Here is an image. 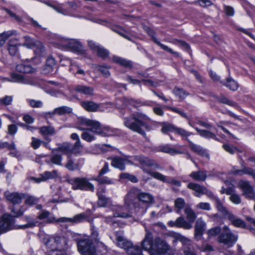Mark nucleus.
I'll list each match as a JSON object with an SVG mask.
<instances>
[{
    "instance_id": "nucleus-37",
    "label": "nucleus",
    "mask_w": 255,
    "mask_h": 255,
    "mask_svg": "<svg viewBox=\"0 0 255 255\" xmlns=\"http://www.w3.org/2000/svg\"><path fill=\"white\" fill-rule=\"evenodd\" d=\"M194 128L200 136L207 139L212 138L216 140L219 141V139L216 136V134L210 131L201 129L197 127H195Z\"/></svg>"
},
{
    "instance_id": "nucleus-13",
    "label": "nucleus",
    "mask_w": 255,
    "mask_h": 255,
    "mask_svg": "<svg viewBox=\"0 0 255 255\" xmlns=\"http://www.w3.org/2000/svg\"><path fill=\"white\" fill-rule=\"evenodd\" d=\"M239 186L243 191V195L246 198L255 200V191L248 181H240Z\"/></svg>"
},
{
    "instance_id": "nucleus-27",
    "label": "nucleus",
    "mask_w": 255,
    "mask_h": 255,
    "mask_svg": "<svg viewBox=\"0 0 255 255\" xmlns=\"http://www.w3.org/2000/svg\"><path fill=\"white\" fill-rule=\"evenodd\" d=\"M74 91L76 92L87 95V96H91L94 95L93 93L94 90V88L91 87L79 85L75 87Z\"/></svg>"
},
{
    "instance_id": "nucleus-55",
    "label": "nucleus",
    "mask_w": 255,
    "mask_h": 255,
    "mask_svg": "<svg viewBox=\"0 0 255 255\" xmlns=\"http://www.w3.org/2000/svg\"><path fill=\"white\" fill-rule=\"evenodd\" d=\"M82 148L83 145L81 144V141H76L72 147L70 145V154H78L81 152Z\"/></svg>"
},
{
    "instance_id": "nucleus-34",
    "label": "nucleus",
    "mask_w": 255,
    "mask_h": 255,
    "mask_svg": "<svg viewBox=\"0 0 255 255\" xmlns=\"http://www.w3.org/2000/svg\"><path fill=\"white\" fill-rule=\"evenodd\" d=\"M90 231L91 234L90 237L92 238V241L97 244H100L102 245L103 243L99 241L100 238L98 229L95 227L93 223H91Z\"/></svg>"
},
{
    "instance_id": "nucleus-28",
    "label": "nucleus",
    "mask_w": 255,
    "mask_h": 255,
    "mask_svg": "<svg viewBox=\"0 0 255 255\" xmlns=\"http://www.w3.org/2000/svg\"><path fill=\"white\" fill-rule=\"evenodd\" d=\"M182 243V251L185 255H189L194 252V249L191 241L186 238L181 239Z\"/></svg>"
},
{
    "instance_id": "nucleus-29",
    "label": "nucleus",
    "mask_w": 255,
    "mask_h": 255,
    "mask_svg": "<svg viewBox=\"0 0 255 255\" xmlns=\"http://www.w3.org/2000/svg\"><path fill=\"white\" fill-rule=\"evenodd\" d=\"M116 240L117 245L124 249L128 253V250L131 247L132 244L130 242L126 240L124 237L119 235L118 233L116 234Z\"/></svg>"
},
{
    "instance_id": "nucleus-51",
    "label": "nucleus",
    "mask_w": 255,
    "mask_h": 255,
    "mask_svg": "<svg viewBox=\"0 0 255 255\" xmlns=\"http://www.w3.org/2000/svg\"><path fill=\"white\" fill-rule=\"evenodd\" d=\"M62 160V154L58 152H52L50 156V161L54 164L62 165L61 161Z\"/></svg>"
},
{
    "instance_id": "nucleus-39",
    "label": "nucleus",
    "mask_w": 255,
    "mask_h": 255,
    "mask_svg": "<svg viewBox=\"0 0 255 255\" xmlns=\"http://www.w3.org/2000/svg\"><path fill=\"white\" fill-rule=\"evenodd\" d=\"M50 213L49 211L43 210L37 216L39 220L46 219L47 223H53L56 221V218L53 216H50Z\"/></svg>"
},
{
    "instance_id": "nucleus-64",
    "label": "nucleus",
    "mask_w": 255,
    "mask_h": 255,
    "mask_svg": "<svg viewBox=\"0 0 255 255\" xmlns=\"http://www.w3.org/2000/svg\"><path fill=\"white\" fill-rule=\"evenodd\" d=\"M221 228L220 227L217 226V227H215L212 228L211 229H210L208 231L207 234H208V236L210 237H215V236H216L217 235H219L221 233Z\"/></svg>"
},
{
    "instance_id": "nucleus-62",
    "label": "nucleus",
    "mask_w": 255,
    "mask_h": 255,
    "mask_svg": "<svg viewBox=\"0 0 255 255\" xmlns=\"http://www.w3.org/2000/svg\"><path fill=\"white\" fill-rule=\"evenodd\" d=\"M165 108L174 113L179 114L182 117L184 118L187 120L189 119V117L187 115V114L179 109L170 106H165Z\"/></svg>"
},
{
    "instance_id": "nucleus-49",
    "label": "nucleus",
    "mask_w": 255,
    "mask_h": 255,
    "mask_svg": "<svg viewBox=\"0 0 255 255\" xmlns=\"http://www.w3.org/2000/svg\"><path fill=\"white\" fill-rule=\"evenodd\" d=\"M173 93L175 96L178 97L181 100L184 99L189 94L183 89L177 87H175L174 88Z\"/></svg>"
},
{
    "instance_id": "nucleus-15",
    "label": "nucleus",
    "mask_w": 255,
    "mask_h": 255,
    "mask_svg": "<svg viewBox=\"0 0 255 255\" xmlns=\"http://www.w3.org/2000/svg\"><path fill=\"white\" fill-rule=\"evenodd\" d=\"M169 226L173 227H176L178 228H182L184 229H190L192 226L188 221L185 220L183 217H178L175 221H170L168 223Z\"/></svg>"
},
{
    "instance_id": "nucleus-5",
    "label": "nucleus",
    "mask_w": 255,
    "mask_h": 255,
    "mask_svg": "<svg viewBox=\"0 0 255 255\" xmlns=\"http://www.w3.org/2000/svg\"><path fill=\"white\" fill-rule=\"evenodd\" d=\"M96 245L90 238L80 239L77 242L78 250L81 255H96Z\"/></svg>"
},
{
    "instance_id": "nucleus-59",
    "label": "nucleus",
    "mask_w": 255,
    "mask_h": 255,
    "mask_svg": "<svg viewBox=\"0 0 255 255\" xmlns=\"http://www.w3.org/2000/svg\"><path fill=\"white\" fill-rule=\"evenodd\" d=\"M176 127L169 123H164L162 125L161 131L163 133H167L168 132H175Z\"/></svg>"
},
{
    "instance_id": "nucleus-43",
    "label": "nucleus",
    "mask_w": 255,
    "mask_h": 255,
    "mask_svg": "<svg viewBox=\"0 0 255 255\" xmlns=\"http://www.w3.org/2000/svg\"><path fill=\"white\" fill-rule=\"evenodd\" d=\"M61 44L64 47H68L69 48H72L74 49H79L80 47L81 46L79 42L76 41L74 40H70L67 39H63L62 41Z\"/></svg>"
},
{
    "instance_id": "nucleus-52",
    "label": "nucleus",
    "mask_w": 255,
    "mask_h": 255,
    "mask_svg": "<svg viewBox=\"0 0 255 255\" xmlns=\"http://www.w3.org/2000/svg\"><path fill=\"white\" fill-rule=\"evenodd\" d=\"M111 29L114 32L118 33L121 36L130 40V38L128 35L126 34L127 32L121 26L114 25L111 27Z\"/></svg>"
},
{
    "instance_id": "nucleus-61",
    "label": "nucleus",
    "mask_w": 255,
    "mask_h": 255,
    "mask_svg": "<svg viewBox=\"0 0 255 255\" xmlns=\"http://www.w3.org/2000/svg\"><path fill=\"white\" fill-rule=\"evenodd\" d=\"M97 55L103 59H105L109 56V52L102 46H100L96 51Z\"/></svg>"
},
{
    "instance_id": "nucleus-57",
    "label": "nucleus",
    "mask_w": 255,
    "mask_h": 255,
    "mask_svg": "<svg viewBox=\"0 0 255 255\" xmlns=\"http://www.w3.org/2000/svg\"><path fill=\"white\" fill-rule=\"evenodd\" d=\"M175 132L181 136L183 139H185L186 140L187 139H188V137L192 134V132L187 131L184 128L178 127H176L175 128Z\"/></svg>"
},
{
    "instance_id": "nucleus-31",
    "label": "nucleus",
    "mask_w": 255,
    "mask_h": 255,
    "mask_svg": "<svg viewBox=\"0 0 255 255\" xmlns=\"http://www.w3.org/2000/svg\"><path fill=\"white\" fill-rule=\"evenodd\" d=\"M81 106L87 111L94 112L99 108V105L92 101H85L81 102Z\"/></svg>"
},
{
    "instance_id": "nucleus-25",
    "label": "nucleus",
    "mask_w": 255,
    "mask_h": 255,
    "mask_svg": "<svg viewBox=\"0 0 255 255\" xmlns=\"http://www.w3.org/2000/svg\"><path fill=\"white\" fill-rule=\"evenodd\" d=\"M187 188L194 191V195L198 197L205 193L206 187L197 183L190 182L188 184Z\"/></svg>"
},
{
    "instance_id": "nucleus-35",
    "label": "nucleus",
    "mask_w": 255,
    "mask_h": 255,
    "mask_svg": "<svg viewBox=\"0 0 255 255\" xmlns=\"http://www.w3.org/2000/svg\"><path fill=\"white\" fill-rule=\"evenodd\" d=\"M189 177L197 181H204L207 178L206 172L202 170L192 172Z\"/></svg>"
},
{
    "instance_id": "nucleus-7",
    "label": "nucleus",
    "mask_w": 255,
    "mask_h": 255,
    "mask_svg": "<svg viewBox=\"0 0 255 255\" xmlns=\"http://www.w3.org/2000/svg\"><path fill=\"white\" fill-rule=\"evenodd\" d=\"M70 182L72 185V188L74 190L80 189L92 192L94 190V185L86 178H74L71 179Z\"/></svg>"
},
{
    "instance_id": "nucleus-47",
    "label": "nucleus",
    "mask_w": 255,
    "mask_h": 255,
    "mask_svg": "<svg viewBox=\"0 0 255 255\" xmlns=\"http://www.w3.org/2000/svg\"><path fill=\"white\" fill-rule=\"evenodd\" d=\"M175 211L178 213H181V210L185 206V202L183 198H178L174 201Z\"/></svg>"
},
{
    "instance_id": "nucleus-8",
    "label": "nucleus",
    "mask_w": 255,
    "mask_h": 255,
    "mask_svg": "<svg viewBox=\"0 0 255 255\" xmlns=\"http://www.w3.org/2000/svg\"><path fill=\"white\" fill-rule=\"evenodd\" d=\"M15 220L8 214L3 215L0 218V235L15 228Z\"/></svg>"
},
{
    "instance_id": "nucleus-9",
    "label": "nucleus",
    "mask_w": 255,
    "mask_h": 255,
    "mask_svg": "<svg viewBox=\"0 0 255 255\" xmlns=\"http://www.w3.org/2000/svg\"><path fill=\"white\" fill-rule=\"evenodd\" d=\"M143 170L144 172L163 182L173 185L177 187H180L181 186V182L173 178L165 176L159 172H154L151 170H147L145 169H143Z\"/></svg>"
},
{
    "instance_id": "nucleus-14",
    "label": "nucleus",
    "mask_w": 255,
    "mask_h": 255,
    "mask_svg": "<svg viewBox=\"0 0 255 255\" xmlns=\"http://www.w3.org/2000/svg\"><path fill=\"white\" fill-rule=\"evenodd\" d=\"M135 159L138 161L142 166L153 167L154 169L161 168L160 166L154 160H152L147 157L144 156H135ZM142 169H145L143 167H141ZM146 170H148L145 168ZM143 171V170H142Z\"/></svg>"
},
{
    "instance_id": "nucleus-1",
    "label": "nucleus",
    "mask_w": 255,
    "mask_h": 255,
    "mask_svg": "<svg viewBox=\"0 0 255 255\" xmlns=\"http://www.w3.org/2000/svg\"><path fill=\"white\" fill-rule=\"evenodd\" d=\"M124 203L128 208H133V213L137 217L143 215L153 202V196L149 193L142 192L137 187L130 188L124 197Z\"/></svg>"
},
{
    "instance_id": "nucleus-41",
    "label": "nucleus",
    "mask_w": 255,
    "mask_h": 255,
    "mask_svg": "<svg viewBox=\"0 0 255 255\" xmlns=\"http://www.w3.org/2000/svg\"><path fill=\"white\" fill-rule=\"evenodd\" d=\"M113 60L115 63L119 64L126 68L131 69L132 67V64L130 61L127 60L121 57L114 56L113 57Z\"/></svg>"
},
{
    "instance_id": "nucleus-63",
    "label": "nucleus",
    "mask_w": 255,
    "mask_h": 255,
    "mask_svg": "<svg viewBox=\"0 0 255 255\" xmlns=\"http://www.w3.org/2000/svg\"><path fill=\"white\" fill-rule=\"evenodd\" d=\"M86 221L85 215L82 213L77 214L72 218V223H79L82 222Z\"/></svg>"
},
{
    "instance_id": "nucleus-42",
    "label": "nucleus",
    "mask_w": 255,
    "mask_h": 255,
    "mask_svg": "<svg viewBox=\"0 0 255 255\" xmlns=\"http://www.w3.org/2000/svg\"><path fill=\"white\" fill-rule=\"evenodd\" d=\"M184 213L188 221L191 224L195 220L197 216L194 210L188 205L185 206Z\"/></svg>"
},
{
    "instance_id": "nucleus-58",
    "label": "nucleus",
    "mask_w": 255,
    "mask_h": 255,
    "mask_svg": "<svg viewBox=\"0 0 255 255\" xmlns=\"http://www.w3.org/2000/svg\"><path fill=\"white\" fill-rule=\"evenodd\" d=\"M96 68L98 71H100L104 77H108L110 76V73L108 70L110 68V66H107L106 65H98L96 66Z\"/></svg>"
},
{
    "instance_id": "nucleus-16",
    "label": "nucleus",
    "mask_w": 255,
    "mask_h": 255,
    "mask_svg": "<svg viewBox=\"0 0 255 255\" xmlns=\"http://www.w3.org/2000/svg\"><path fill=\"white\" fill-rule=\"evenodd\" d=\"M146 234L144 240L141 242V247L142 249L150 251L153 250L154 241L153 240V236L150 232L147 230H145Z\"/></svg>"
},
{
    "instance_id": "nucleus-2",
    "label": "nucleus",
    "mask_w": 255,
    "mask_h": 255,
    "mask_svg": "<svg viewBox=\"0 0 255 255\" xmlns=\"http://www.w3.org/2000/svg\"><path fill=\"white\" fill-rule=\"evenodd\" d=\"M124 125L132 131L137 132L147 139L146 134L142 129L144 128L147 131L151 129V127L146 121H149L150 118L141 112H137L130 115L129 117L124 119Z\"/></svg>"
},
{
    "instance_id": "nucleus-46",
    "label": "nucleus",
    "mask_w": 255,
    "mask_h": 255,
    "mask_svg": "<svg viewBox=\"0 0 255 255\" xmlns=\"http://www.w3.org/2000/svg\"><path fill=\"white\" fill-rule=\"evenodd\" d=\"M16 32L14 30L4 31L0 34V47L3 46L6 40L11 36L14 35Z\"/></svg>"
},
{
    "instance_id": "nucleus-20",
    "label": "nucleus",
    "mask_w": 255,
    "mask_h": 255,
    "mask_svg": "<svg viewBox=\"0 0 255 255\" xmlns=\"http://www.w3.org/2000/svg\"><path fill=\"white\" fill-rule=\"evenodd\" d=\"M11 82L20 83L25 84H32L33 82L24 76L12 72L10 74V79L8 80Z\"/></svg>"
},
{
    "instance_id": "nucleus-44",
    "label": "nucleus",
    "mask_w": 255,
    "mask_h": 255,
    "mask_svg": "<svg viewBox=\"0 0 255 255\" xmlns=\"http://www.w3.org/2000/svg\"><path fill=\"white\" fill-rule=\"evenodd\" d=\"M60 152L67 155L70 154V144L65 143L56 148L52 149V152H58L59 153Z\"/></svg>"
},
{
    "instance_id": "nucleus-3",
    "label": "nucleus",
    "mask_w": 255,
    "mask_h": 255,
    "mask_svg": "<svg viewBox=\"0 0 255 255\" xmlns=\"http://www.w3.org/2000/svg\"><path fill=\"white\" fill-rule=\"evenodd\" d=\"M81 125L90 127V128H86L81 134L83 139L87 142H91L95 139V134L106 135V131H109V127H101V124L96 121L92 120L86 118H81L79 120Z\"/></svg>"
},
{
    "instance_id": "nucleus-11",
    "label": "nucleus",
    "mask_w": 255,
    "mask_h": 255,
    "mask_svg": "<svg viewBox=\"0 0 255 255\" xmlns=\"http://www.w3.org/2000/svg\"><path fill=\"white\" fill-rule=\"evenodd\" d=\"M121 206L119 205L114 206L112 207V210L114 212V217H120L123 218H128L131 217L130 212L133 213V208L131 207L130 209L128 208L126 206Z\"/></svg>"
},
{
    "instance_id": "nucleus-38",
    "label": "nucleus",
    "mask_w": 255,
    "mask_h": 255,
    "mask_svg": "<svg viewBox=\"0 0 255 255\" xmlns=\"http://www.w3.org/2000/svg\"><path fill=\"white\" fill-rule=\"evenodd\" d=\"M97 195L98 197V204L99 207H105L111 204V200L109 198L106 197L105 195L101 194L100 191H97Z\"/></svg>"
},
{
    "instance_id": "nucleus-60",
    "label": "nucleus",
    "mask_w": 255,
    "mask_h": 255,
    "mask_svg": "<svg viewBox=\"0 0 255 255\" xmlns=\"http://www.w3.org/2000/svg\"><path fill=\"white\" fill-rule=\"evenodd\" d=\"M120 178L122 179H128L132 183H136L138 182V179L135 176L128 173H121Z\"/></svg>"
},
{
    "instance_id": "nucleus-24",
    "label": "nucleus",
    "mask_w": 255,
    "mask_h": 255,
    "mask_svg": "<svg viewBox=\"0 0 255 255\" xmlns=\"http://www.w3.org/2000/svg\"><path fill=\"white\" fill-rule=\"evenodd\" d=\"M187 141L188 142L189 147L192 151L197 153L200 156L206 157L208 159L209 158V154L202 147L193 143L192 142L189 140V139H187Z\"/></svg>"
},
{
    "instance_id": "nucleus-22",
    "label": "nucleus",
    "mask_w": 255,
    "mask_h": 255,
    "mask_svg": "<svg viewBox=\"0 0 255 255\" xmlns=\"http://www.w3.org/2000/svg\"><path fill=\"white\" fill-rule=\"evenodd\" d=\"M4 195L7 199L14 204H20L23 198H25V195L18 193H10L5 192Z\"/></svg>"
},
{
    "instance_id": "nucleus-18",
    "label": "nucleus",
    "mask_w": 255,
    "mask_h": 255,
    "mask_svg": "<svg viewBox=\"0 0 255 255\" xmlns=\"http://www.w3.org/2000/svg\"><path fill=\"white\" fill-rule=\"evenodd\" d=\"M145 30L147 32V33L150 35L151 37H152L153 41L161 48H162L163 50L167 51L168 52L178 56L179 54L178 53L176 52H174L173 51V50L170 48H169L168 46L162 44L160 42L157 40V39L154 37L155 35V32L154 30L152 29H151L149 27H147L145 28Z\"/></svg>"
},
{
    "instance_id": "nucleus-6",
    "label": "nucleus",
    "mask_w": 255,
    "mask_h": 255,
    "mask_svg": "<svg viewBox=\"0 0 255 255\" xmlns=\"http://www.w3.org/2000/svg\"><path fill=\"white\" fill-rule=\"evenodd\" d=\"M238 236L232 233L227 226H225L223 231L219 236L218 241L228 247H231L236 242Z\"/></svg>"
},
{
    "instance_id": "nucleus-12",
    "label": "nucleus",
    "mask_w": 255,
    "mask_h": 255,
    "mask_svg": "<svg viewBox=\"0 0 255 255\" xmlns=\"http://www.w3.org/2000/svg\"><path fill=\"white\" fill-rule=\"evenodd\" d=\"M130 158V156L127 155H123V156H116L111 157V165L121 170H124L126 168L125 163L133 164V162L129 159Z\"/></svg>"
},
{
    "instance_id": "nucleus-33",
    "label": "nucleus",
    "mask_w": 255,
    "mask_h": 255,
    "mask_svg": "<svg viewBox=\"0 0 255 255\" xmlns=\"http://www.w3.org/2000/svg\"><path fill=\"white\" fill-rule=\"evenodd\" d=\"M227 218L234 226L239 228H246V225L245 222L243 220L237 218L232 213L229 214Z\"/></svg>"
},
{
    "instance_id": "nucleus-40",
    "label": "nucleus",
    "mask_w": 255,
    "mask_h": 255,
    "mask_svg": "<svg viewBox=\"0 0 255 255\" xmlns=\"http://www.w3.org/2000/svg\"><path fill=\"white\" fill-rule=\"evenodd\" d=\"M123 102L124 104L126 106L130 105L134 107L135 108H137L143 105H148L147 102H142L138 100H135L133 99H129L128 98H124Z\"/></svg>"
},
{
    "instance_id": "nucleus-30",
    "label": "nucleus",
    "mask_w": 255,
    "mask_h": 255,
    "mask_svg": "<svg viewBox=\"0 0 255 255\" xmlns=\"http://www.w3.org/2000/svg\"><path fill=\"white\" fill-rule=\"evenodd\" d=\"M242 169L240 170H235L233 171V174L235 175H242L243 174H247L253 177L255 179V170L250 168L244 166L242 164Z\"/></svg>"
},
{
    "instance_id": "nucleus-53",
    "label": "nucleus",
    "mask_w": 255,
    "mask_h": 255,
    "mask_svg": "<svg viewBox=\"0 0 255 255\" xmlns=\"http://www.w3.org/2000/svg\"><path fill=\"white\" fill-rule=\"evenodd\" d=\"M216 99L219 102L229 105L232 107H236L237 105L235 102L229 100L227 98L225 97L223 95H221L220 96L216 97Z\"/></svg>"
},
{
    "instance_id": "nucleus-54",
    "label": "nucleus",
    "mask_w": 255,
    "mask_h": 255,
    "mask_svg": "<svg viewBox=\"0 0 255 255\" xmlns=\"http://www.w3.org/2000/svg\"><path fill=\"white\" fill-rule=\"evenodd\" d=\"M40 133L42 135H53L55 133V128L51 126H43L39 129Z\"/></svg>"
},
{
    "instance_id": "nucleus-56",
    "label": "nucleus",
    "mask_w": 255,
    "mask_h": 255,
    "mask_svg": "<svg viewBox=\"0 0 255 255\" xmlns=\"http://www.w3.org/2000/svg\"><path fill=\"white\" fill-rule=\"evenodd\" d=\"M65 167L70 171H73L75 169H78V164H75L72 158L71 155L68 154L67 155V162L65 165Z\"/></svg>"
},
{
    "instance_id": "nucleus-19",
    "label": "nucleus",
    "mask_w": 255,
    "mask_h": 255,
    "mask_svg": "<svg viewBox=\"0 0 255 255\" xmlns=\"http://www.w3.org/2000/svg\"><path fill=\"white\" fill-rule=\"evenodd\" d=\"M58 177V173L56 170L52 171H45L40 175L38 178L32 177V179L36 183L45 181L49 179L56 178Z\"/></svg>"
},
{
    "instance_id": "nucleus-23",
    "label": "nucleus",
    "mask_w": 255,
    "mask_h": 255,
    "mask_svg": "<svg viewBox=\"0 0 255 255\" xmlns=\"http://www.w3.org/2000/svg\"><path fill=\"white\" fill-rule=\"evenodd\" d=\"M155 151L157 152H162L169 153L171 155L182 153V152L172 147L169 144L160 145L158 146L155 148Z\"/></svg>"
},
{
    "instance_id": "nucleus-17",
    "label": "nucleus",
    "mask_w": 255,
    "mask_h": 255,
    "mask_svg": "<svg viewBox=\"0 0 255 255\" xmlns=\"http://www.w3.org/2000/svg\"><path fill=\"white\" fill-rule=\"evenodd\" d=\"M169 249V246L164 241L159 238L154 239L153 250L161 253H166Z\"/></svg>"
},
{
    "instance_id": "nucleus-4",
    "label": "nucleus",
    "mask_w": 255,
    "mask_h": 255,
    "mask_svg": "<svg viewBox=\"0 0 255 255\" xmlns=\"http://www.w3.org/2000/svg\"><path fill=\"white\" fill-rule=\"evenodd\" d=\"M43 243L48 250L45 252L46 255H49L53 252L66 250L68 248L67 241L63 237L46 236L43 239Z\"/></svg>"
},
{
    "instance_id": "nucleus-26",
    "label": "nucleus",
    "mask_w": 255,
    "mask_h": 255,
    "mask_svg": "<svg viewBox=\"0 0 255 255\" xmlns=\"http://www.w3.org/2000/svg\"><path fill=\"white\" fill-rule=\"evenodd\" d=\"M21 45L18 44V40L15 38H11L7 43V50L11 56H15L18 50V46Z\"/></svg>"
},
{
    "instance_id": "nucleus-10",
    "label": "nucleus",
    "mask_w": 255,
    "mask_h": 255,
    "mask_svg": "<svg viewBox=\"0 0 255 255\" xmlns=\"http://www.w3.org/2000/svg\"><path fill=\"white\" fill-rule=\"evenodd\" d=\"M23 38L25 41L22 44L23 46L33 49L38 54L44 51V47L40 41L34 39L29 36H25Z\"/></svg>"
},
{
    "instance_id": "nucleus-32",
    "label": "nucleus",
    "mask_w": 255,
    "mask_h": 255,
    "mask_svg": "<svg viewBox=\"0 0 255 255\" xmlns=\"http://www.w3.org/2000/svg\"><path fill=\"white\" fill-rule=\"evenodd\" d=\"M220 83L233 91H236L239 87L237 82L230 77L227 78L225 81H220Z\"/></svg>"
},
{
    "instance_id": "nucleus-45",
    "label": "nucleus",
    "mask_w": 255,
    "mask_h": 255,
    "mask_svg": "<svg viewBox=\"0 0 255 255\" xmlns=\"http://www.w3.org/2000/svg\"><path fill=\"white\" fill-rule=\"evenodd\" d=\"M24 219L27 223L25 225L19 226L17 228L24 229L26 228H32L35 226L38 223V221H35L30 216H26L24 217Z\"/></svg>"
},
{
    "instance_id": "nucleus-21",
    "label": "nucleus",
    "mask_w": 255,
    "mask_h": 255,
    "mask_svg": "<svg viewBox=\"0 0 255 255\" xmlns=\"http://www.w3.org/2000/svg\"><path fill=\"white\" fill-rule=\"evenodd\" d=\"M206 223L201 219H198L195 225V237L197 240L201 238L205 231Z\"/></svg>"
},
{
    "instance_id": "nucleus-36",
    "label": "nucleus",
    "mask_w": 255,
    "mask_h": 255,
    "mask_svg": "<svg viewBox=\"0 0 255 255\" xmlns=\"http://www.w3.org/2000/svg\"><path fill=\"white\" fill-rule=\"evenodd\" d=\"M15 69L16 71L22 73H33L35 69L27 63H22L17 65Z\"/></svg>"
},
{
    "instance_id": "nucleus-50",
    "label": "nucleus",
    "mask_w": 255,
    "mask_h": 255,
    "mask_svg": "<svg viewBox=\"0 0 255 255\" xmlns=\"http://www.w3.org/2000/svg\"><path fill=\"white\" fill-rule=\"evenodd\" d=\"M72 109L67 106H62L55 109V113L59 116L72 113Z\"/></svg>"
},
{
    "instance_id": "nucleus-48",
    "label": "nucleus",
    "mask_w": 255,
    "mask_h": 255,
    "mask_svg": "<svg viewBox=\"0 0 255 255\" xmlns=\"http://www.w3.org/2000/svg\"><path fill=\"white\" fill-rule=\"evenodd\" d=\"M216 206L218 211L221 212L223 215H227V217L229 214H231L226 207L223 206V203L219 198H215Z\"/></svg>"
}]
</instances>
